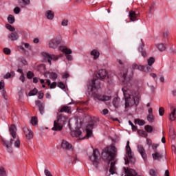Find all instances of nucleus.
Instances as JSON below:
<instances>
[{"label":"nucleus","instance_id":"f257e3e1","mask_svg":"<svg viewBox=\"0 0 176 176\" xmlns=\"http://www.w3.org/2000/svg\"><path fill=\"white\" fill-rule=\"evenodd\" d=\"M120 76L124 85L122 91L125 98V108L138 105L140 104V96L138 93L133 92L130 89V87L132 86L133 80H131V78L127 77V71H125L123 74L121 73Z\"/></svg>","mask_w":176,"mask_h":176},{"label":"nucleus","instance_id":"f03ea898","mask_svg":"<svg viewBox=\"0 0 176 176\" xmlns=\"http://www.w3.org/2000/svg\"><path fill=\"white\" fill-rule=\"evenodd\" d=\"M9 131L10 133V135L12 137V139H10V142L3 140L2 144L3 146H6L8 152H9V153H12L13 152V149L12 148V144H13V142H14V146L15 148H20L21 144H20V140H19V138H16L17 128H16V126L11 125L9 128Z\"/></svg>","mask_w":176,"mask_h":176},{"label":"nucleus","instance_id":"7ed1b4c3","mask_svg":"<svg viewBox=\"0 0 176 176\" xmlns=\"http://www.w3.org/2000/svg\"><path fill=\"white\" fill-rule=\"evenodd\" d=\"M116 156V147L111 146L105 148L102 153V157L103 160H113Z\"/></svg>","mask_w":176,"mask_h":176},{"label":"nucleus","instance_id":"20e7f679","mask_svg":"<svg viewBox=\"0 0 176 176\" xmlns=\"http://www.w3.org/2000/svg\"><path fill=\"white\" fill-rule=\"evenodd\" d=\"M100 87H101V82L98 78L94 79L89 82L88 90L89 91H94V90H98Z\"/></svg>","mask_w":176,"mask_h":176},{"label":"nucleus","instance_id":"39448f33","mask_svg":"<svg viewBox=\"0 0 176 176\" xmlns=\"http://www.w3.org/2000/svg\"><path fill=\"white\" fill-rule=\"evenodd\" d=\"M89 159L93 163L94 166L97 167L98 166V162H100V152H98V149H94L92 155L89 156Z\"/></svg>","mask_w":176,"mask_h":176},{"label":"nucleus","instance_id":"423d86ee","mask_svg":"<svg viewBox=\"0 0 176 176\" xmlns=\"http://www.w3.org/2000/svg\"><path fill=\"white\" fill-rule=\"evenodd\" d=\"M60 43L61 38L59 37H54L49 41L48 46L50 49H57V47L60 46Z\"/></svg>","mask_w":176,"mask_h":176},{"label":"nucleus","instance_id":"0eeeda50","mask_svg":"<svg viewBox=\"0 0 176 176\" xmlns=\"http://www.w3.org/2000/svg\"><path fill=\"white\" fill-rule=\"evenodd\" d=\"M42 56L45 60H47L50 65H52V60H53V61H57V60L60 58V56L54 54H50L47 52H43Z\"/></svg>","mask_w":176,"mask_h":176},{"label":"nucleus","instance_id":"6e6552de","mask_svg":"<svg viewBox=\"0 0 176 176\" xmlns=\"http://www.w3.org/2000/svg\"><path fill=\"white\" fill-rule=\"evenodd\" d=\"M92 97H94V100H98L99 101H102L103 102L109 101L111 98V97L109 96L100 95L97 93H92Z\"/></svg>","mask_w":176,"mask_h":176},{"label":"nucleus","instance_id":"1a4fd4ad","mask_svg":"<svg viewBox=\"0 0 176 176\" xmlns=\"http://www.w3.org/2000/svg\"><path fill=\"white\" fill-rule=\"evenodd\" d=\"M126 153L127 157L125 158V164H129V160H134L133 158V155L131 154V148L130 147V141H127L126 146Z\"/></svg>","mask_w":176,"mask_h":176},{"label":"nucleus","instance_id":"9d476101","mask_svg":"<svg viewBox=\"0 0 176 176\" xmlns=\"http://www.w3.org/2000/svg\"><path fill=\"white\" fill-rule=\"evenodd\" d=\"M168 120L170 122H175L176 120V107H170V113L168 116Z\"/></svg>","mask_w":176,"mask_h":176},{"label":"nucleus","instance_id":"9b49d317","mask_svg":"<svg viewBox=\"0 0 176 176\" xmlns=\"http://www.w3.org/2000/svg\"><path fill=\"white\" fill-rule=\"evenodd\" d=\"M23 131L25 135L26 140H28L30 141L34 138V133L27 126H24Z\"/></svg>","mask_w":176,"mask_h":176},{"label":"nucleus","instance_id":"f8f14e48","mask_svg":"<svg viewBox=\"0 0 176 176\" xmlns=\"http://www.w3.org/2000/svg\"><path fill=\"white\" fill-rule=\"evenodd\" d=\"M138 16H139V14L137 13L135 11H134V10L129 11V18L130 21H126V23H131V21H133V22L137 21V20H138Z\"/></svg>","mask_w":176,"mask_h":176},{"label":"nucleus","instance_id":"ddd939ff","mask_svg":"<svg viewBox=\"0 0 176 176\" xmlns=\"http://www.w3.org/2000/svg\"><path fill=\"white\" fill-rule=\"evenodd\" d=\"M61 148H63V149H65L66 151H74L72 144H71V143H69L68 141L65 140H62Z\"/></svg>","mask_w":176,"mask_h":176},{"label":"nucleus","instance_id":"4468645a","mask_svg":"<svg viewBox=\"0 0 176 176\" xmlns=\"http://www.w3.org/2000/svg\"><path fill=\"white\" fill-rule=\"evenodd\" d=\"M63 124L58 122L57 120L54 122V127L52 130L54 131H61L63 130Z\"/></svg>","mask_w":176,"mask_h":176},{"label":"nucleus","instance_id":"2eb2a0df","mask_svg":"<svg viewBox=\"0 0 176 176\" xmlns=\"http://www.w3.org/2000/svg\"><path fill=\"white\" fill-rule=\"evenodd\" d=\"M107 76H108V72L105 69H100L97 73V78L100 79H105Z\"/></svg>","mask_w":176,"mask_h":176},{"label":"nucleus","instance_id":"dca6fc26","mask_svg":"<svg viewBox=\"0 0 176 176\" xmlns=\"http://www.w3.org/2000/svg\"><path fill=\"white\" fill-rule=\"evenodd\" d=\"M138 152L140 153L142 157L145 160L146 159V153L145 152V148L142 145L138 146Z\"/></svg>","mask_w":176,"mask_h":176},{"label":"nucleus","instance_id":"f3484780","mask_svg":"<svg viewBox=\"0 0 176 176\" xmlns=\"http://www.w3.org/2000/svg\"><path fill=\"white\" fill-rule=\"evenodd\" d=\"M56 120L62 124H64L65 122H68V117H65V116H63V114H59Z\"/></svg>","mask_w":176,"mask_h":176},{"label":"nucleus","instance_id":"a211bd4d","mask_svg":"<svg viewBox=\"0 0 176 176\" xmlns=\"http://www.w3.org/2000/svg\"><path fill=\"white\" fill-rule=\"evenodd\" d=\"M8 39H10V41H17V39L20 38V36H19V34H17L16 32H12L8 35Z\"/></svg>","mask_w":176,"mask_h":176},{"label":"nucleus","instance_id":"6ab92c4d","mask_svg":"<svg viewBox=\"0 0 176 176\" xmlns=\"http://www.w3.org/2000/svg\"><path fill=\"white\" fill-rule=\"evenodd\" d=\"M93 127H94V124H89L86 127V133L87 137H91V134H93Z\"/></svg>","mask_w":176,"mask_h":176},{"label":"nucleus","instance_id":"aec40b11","mask_svg":"<svg viewBox=\"0 0 176 176\" xmlns=\"http://www.w3.org/2000/svg\"><path fill=\"white\" fill-rule=\"evenodd\" d=\"M58 50H60V52H63V53H65L67 56L69 54H72V50L64 46H60L58 47Z\"/></svg>","mask_w":176,"mask_h":176},{"label":"nucleus","instance_id":"412c9836","mask_svg":"<svg viewBox=\"0 0 176 176\" xmlns=\"http://www.w3.org/2000/svg\"><path fill=\"white\" fill-rule=\"evenodd\" d=\"M36 105L38 107L41 115H43L45 113V106L39 100L36 101Z\"/></svg>","mask_w":176,"mask_h":176},{"label":"nucleus","instance_id":"4be33fe9","mask_svg":"<svg viewBox=\"0 0 176 176\" xmlns=\"http://www.w3.org/2000/svg\"><path fill=\"white\" fill-rule=\"evenodd\" d=\"M153 160H160L163 157V155L157 151H155L154 153L152 155Z\"/></svg>","mask_w":176,"mask_h":176},{"label":"nucleus","instance_id":"5701e85b","mask_svg":"<svg viewBox=\"0 0 176 176\" xmlns=\"http://www.w3.org/2000/svg\"><path fill=\"white\" fill-rule=\"evenodd\" d=\"M45 17H47L48 20H53V19H54V12L52 10H47Z\"/></svg>","mask_w":176,"mask_h":176},{"label":"nucleus","instance_id":"b1692460","mask_svg":"<svg viewBox=\"0 0 176 176\" xmlns=\"http://www.w3.org/2000/svg\"><path fill=\"white\" fill-rule=\"evenodd\" d=\"M71 109V107L63 106L61 109L58 110V112H67V113H72Z\"/></svg>","mask_w":176,"mask_h":176},{"label":"nucleus","instance_id":"393cba45","mask_svg":"<svg viewBox=\"0 0 176 176\" xmlns=\"http://www.w3.org/2000/svg\"><path fill=\"white\" fill-rule=\"evenodd\" d=\"M71 135L72 137H80V135H82V131L79 129H77L76 131H73L71 132Z\"/></svg>","mask_w":176,"mask_h":176},{"label":"nucleus","instance_id":"a878e982","mask_svg":"<svg viewBox=\"0 0 176 176\" xmlns=\"http://www.w3.org/2000/svg\"><path fill=\"white\" fill-rule=\"evenodd\" d=\"M91 56H93L94 60H97L100 57V52L97 50H94L91 52Z\"/></svg>","mask_w":176,"mask_h":176},{"label":"nucleus","instance_id":"bb28decb","mask_svg":"<svg viewBox=\"0 0 176 176\" xmlns=\"http://www.w3.org/2000/svg\"><path fill=\"white\" fill-rule=\"evenodd\" d=\"M109 173L113 175L116 173V168L115 167V162H111Z\"/></svg>","mask_w":176,"mask_h":176},{"label":"nucleus","instance_id":"cd10ccee","mask_svg":"<svg viewBox=\"0 0 176 176\" xmlns=\"http://www.w3.org/2000/svg\"><path fill=\"white\" fill-rule=\"evenodd\" d=\"M24 46V47H23ZM24 47H25V49H28V50H31V45H30L28 43H23L22 45L20 46V49H21V50H23V52L25 51V50L24 49Z\"/></svg>","mask_w":176,"mask_h":176},{"label":"nucleus","instance_id":"c85d7f7f","mask_svg":"<svg viewBox=\"0 0 176 176\" xmlns=\"http://www.w3.org/2000/svg\"><path fill=\"white\" fill-rule=\"evenodd\" d=\"M155 46L158 48L160 52H164V50H166V46H164L163 43L157 44Z\"/></svg>","mask_w":176,"mask_h":176},{"label":"nucleus","instance_id":"c756f323","mask_svg":"<svg viewBox=\"0 0 176 176\" xmlns=\"http://www.w3.org/2000/svg\"><path fill=\"white\" fill-rule=\"evenodd\" d=\"M8 21L10 24L14 23V21H16V19H14V16L10 14L8 17Z\"/></svg>","mask_w":176,"mask_h":176},{"label":"nucleus","instance_id":"7c9ffc66","mask_svg":"<svg viewBox=\"0 0 176 176\" xmlns=\"http://www.w3.org/2000/svg\"><path fill=\"white\" fill-rule=\"evenodd\" d=\"M139 52H140L142 57H146V52L144 51V44L139 47Z\"/></svg>","mask_w":176,"mask_h":176},{"label":"nucleus","instance_id":"2f4dec72","mask_svg":"<svg viewBox=\"0 0 176 176\" xmlns=\"http://www.w3.org/2000/svg\"><path fill=\"white\" fill-rule=\"evenodd\" d=\"M144 129L147 133H152V131H153V126L151 125H146L144 126Z\"/></svg>","mask_w":176,"mask_h":176},{"label":"nucleus","instance_id":"473e14b6","mask_svg":"<svg viewBox=\"0 0 176 176\" xmlns=\"http://www.w3.org/2000/svg\"><path fill=\"white\" fill-rule=\"evenodd\" d=\"M0 176H8L6 174V170H5V168L3 166L0 167Z\"/></svg>","mask_w":176,"mask_h":176},{"label":"nucleus","instance_id":"72a5a7b5","mask_svg":"<svg viewBox=\"0 0 176 176\" xmlns=\"http://www.w3.org/2000/svg\"><path fill=\"white\" fill-rule=\"evenodd\" d=\"M113 105L115 108H119V99L115 98L113 100Z\"/></svg>","mask_w":176,"mask_h":176},{"label":"nucleus","instance_id":"f704fd0d","mask_svg":"<svg viewBox=\"0 0 176 176\" xmlns=\"http://www.w3.org/2000/svg\"><path fill=\"white\" fill-rule=\"evenodd\" d=\"M50 78L52 80H56V79H57V78H58V76L57 75V74H56L54 72H52L50 74Z\"/></svg>","mask_w":176,"mask_h":176},{"label":"nucleus","instance_id":"c9c22d12","mask_svg":"<svg viewBox=\"0 0 176 176\" xmlns=\"http://www.w3.org/2000/svg\"><path fill=\"white\" fill-rule=\"evenodd\" d=\"M135 123H137L139 126H144L145 121H144V120L136 119L135 120Z\"/></svg>","mask_w":176,"mask_h":176},{"label":"nucleus","instance_id":"e433bc0d","mask_svg":"<svg viewBox=\"0 0 176 176\" xmlns=\"http://www.w3.org/2000/svg\"><path fill=\"white\" fill-rule=\"evenodd\" d=\"M148 65L152 66L155 64V58L151 57L147 60Z\"/></svg>","mask_w":176,"mask_h":176},{"label":"nucleus","instance_id":"4c0bfd02","mask_svg":"<svg viewBox=\"0 0 176 176\" xmlns=\"http://www.w3.org/2000/svg\"><path fill=\"white\" fill-rule=\"evenodd\" d=\"M38 94V89L36 88H34L33 90L30 91L29 92L30 97L32 96H36Z\"/></svg>","mask_w":176,"mask_h":176},{"label":"nucleus","instance_id":"58836bf2","mask_svg":"<svg viewBox=\"0 0 176 176\" xmlns=\"http://www.w3.org/2000/svg\"><path fill=\"white\" fill-rule=\"evenodd\" d=\"M138 134L141 135V137H144V138H146L148 137V134L146 131H144L142 130H140L138 131Z\"/></svg>","mask_w":176,"mask_h":176},{"label":"nucleus","instance_id":"ea45409f","mask_svg":"<svg viewBox=\"0 0 176 176\" xmlns=\"http://www.w3.org/2000/svg\"><path fill=\"white\" fill-rule=\"evenodd\" d=\"M31 124L33 126H36L38 124V118H36V117H32L31 120Z\"/></svg>","mask_w":176,"mask_h":176},{"label":"nucleus","instance_id":"a19ab883","mask_svg":"<svg viewBox=\"0 0 176 176\" xmlns=\"http://www.w3.org/2000/svg\"><path fill=\"white\" fill-rule=\"evenodd\" d=\"M6 28L7 30H9V31H11V32H13L15 31L14 27L12 26V25L8 23L6 25Z\"/></svg>","mask_w":176,"mask_h":176},{"label":"nucleus","instance_id":"79ce46f5","mask_svg":"<svg viewBox=\"0 0 176 176\" xmlns=\"http://www.w3.org/2000/svg\"><path fill=\"white\" fill-rule=\"evenodd\" d=\"M147 120L148 122H150V123H152L153 120H155V117L153 116V114H148Z\"/></svg>","mask_w":176,"mask_h":176},{"label":"nucleus","instance_id":"37998d69","mask_svg":"<svg viewBox=\"0 0 176 176\" xmlns=\"http://www.w3.org/2000/svg\"><path fill=\"white\" fill-rule=\"evenodd\" d=\"M14 76V72H12L11 73H7L5 76L4 78L5 79H9V78H13Z\"/></svg>","mask_w":176,"mask_h":176},{"label":"nucleus","instance_id":"c03bdc74","mask_svg":"<svg viewBox=\"0 0 176 176\" xmlns=\"http://www.w3.org/2000/svg\"><path fill=\"white\" fill-rule=\"evenodd\" d=\"M34 76V74L33 72H28V74H27V78L28 79H32Z\"/></svg>","mask_w":176,"mask_h":176},{"label":"nucleus","instance_id":"a18cd8bd","mask_svg":"<svg viewBox=\"0 0 176 176\" xmlns=\"http://www.w3.org/2000/svg\"><path fill=\"white\" fill-rule=\"evenodd\" d=\"M149 174L151 176H157V172L154 169H151Z\"/></svg>","mask_w":176,"mask_h":176},{"label":"nucleus","instance_id":"49530a36","mask_svg":"<svg viewBox=\"0 0 176 176\" xmlns=\"http://www.w3.org/2000/svg\"><path fill=\"white\" fill-rule=\"evenodd\" d=\"M57 85H58V87H60V89H65V85L63 84V82H58Z\"/></svg>","mask_w":176,"mask_h":176},{"label":"nucleus","instance_id":"de8ad7c7","mask_svg":"<svg viewBox=\"0 0 176 176\" xmlns=\"http://www.w3.org/2000/svg\"><path fill=\"white\" fill-rule=\"evenodd\" d=\"M159 115L160 116H163V115H164V108L160 107L159 109Z\"/></svg>","mask_w":176,"mask_h":176},{"label":"nucleus","instance_id":"09e8293b","mask_svg":"<svg viewBox=\"0 0 176 176\" xmlns=\"http://www.w3.org/2000/svg\"><path fill=\"white\" fill-rule=\"evenodd\" d=\"M61 25H63V27H67V25H68V20L63 19L62 21Z\"/></svg>","mask_w":176,"mask_h":176},{"label":"nucleus","instance_id":"8fccbe9b","mask_svg":"<svg viewBox=\"0 0 176 176\" xmlns=\"http://www.w3.org/2000/svg\"><path fill=\"white\" fill-rule=\"evenodd\" d=\"M5 89V81H3V80H1L0 81V90H2Z\"/></svg>","mask_w":176,"mask_h":176},{"label":"nucleus","instance_id":"3c124183","mask_svg":"<svg viewBox=\"0 0 176 176\" xmlns=\"http://www.w3.org/2000/svg\"><path fill=\"white\" fill-rule=\"evenodd\" d=\"M21 63H22V64H23V65H27V60H25V58H24L23 57H21L19 58Z\"/></svg>","mask_w":176,"mask_h":176},{"label":"nucleus","instance_id":"603ef678","mask_svg":"<svg viewBox=\"0 0 176 176\" xmlns=\"http://www.w3.org/2000/svg\"><path fill=\"white\" fill-rule=\"evenodd\" d=\"M153 10H155V6L151 4L149 6V13H153Z\"/></svg>","mask_w":176,"mask_h":176},{"label":"nucleus","instance_id":"864d4df0","mask_svg":"<svg viewBox=\"0 0 176 176\" xmlns=\"http://www.w3.org/2000/svg\"><path fill=\"white\" fill-rule=\"evenodd\" d=\"M57 86V82H53L52 84L50 85V89H56Z\"/></svg>","mask_w":176,"mask_h":176},{"label":"nucleus","instance_id":"5fc2aeb1","mask_svg":"<svg viewBox=\"0 0 176 176\" xmlns=\"http://www.w3.org/2000/svg\"><path fill=\"white\" fill-rule=\"evenodd\" d=\"M145 68H146V72H152V69H153L152 66H151V65H149V66L146 65V66H145Z\"/></svg>","mask_w":176,"mask_h":176},{"label":"nucleus","instance_id":"6e6d98bb","mask_svg":"<svg viewBox=\"0 0 176 176\" xmlns=\"http://www.w3.org/2000/svg\"><path fill=\"white\" fill-rule=\"evenodd\" d=\"M139 71H143L144 72H146V69H145V66L139 65Z\"/></svg>","mask_w":176,"mask_h":176},{"label":"nucleus","instance_id":"4d7b16f0","mask_svg":"<svg viewBox=\"0 0 176 176\" xmlns=\"http://www.w3.org/2000/svg\"><path fill=\"white\" fill-rule=\"evenodd\" d=\"M14 13H15V14H19V13H20V8L16 7L14 9Z\"/></svg>","mask_w":176,"mask_h":176},{"label":"nucleus","instance_id":"13d9d810","mask_svg":"<svg viewBox=\"0 0 176 176\" xmlns=\"http://www.w3.org/2000/svg\"><path fill=\"white\" fill-rule=\"evenodd\" d=\"M159 147V144H153L152 145V149H153V151H157L156 149H157V148Z\"/></svg>","mask_w":176,"mask_h":176},{"label":"nucleus","instance_id":"bf43d9fd","mask_svg":"<svg viewBox=\"0 0 176 176\" xmlns=\"http://www.w3.org/2000/svg\"><path fill=\"white\" fill-rule=\"evenodd\" d=\"M3 52L5 54H10V49L9 48H4Z\"/></svg>","mask_w":176,"mask_h":176},{"label":"nucleus","instance_id":"052dcab7","mask_svg":"<svg viewBox=\"0 0 176 176\" xmlns=\"http://www.w3.org/2000/svg\"><path fill=\"white\" fill-rule=\"evenodd\" d=\"M43 93L42 91H39L38 98H39V100H42V98H43Z\"/></svg>","mask_w":176,"mask_h":176},{"label":"nucleus","instance_id":"680f3d73","mask_svg":"<svg viewBox=\"0 0 176 176\" xmlns=\"http://www.w3.org/2000/svg\"><path fill=\"white\" fill-rule=\"evenodd\" d=\"M22 2H23V3L25 5H30V3H31V0H21Z\"/></svg>","mask_w":176,"mask_h":176},{"label":"nucleus","instance_id":"e2e57ef3","mask_svg":"<svg viewBox=\"0 0 176 176\" xmlns=\"http://www.w3.org/2000/svg\"><path fill=\"white\" fill-rule=\"evenodd\" d=\"M139 66L140 65L134 63V64L132 65V68H133V69H139Z\"/></svg>","mask_w":176,"mask_h":176},{"label":"nucleus","instance_id":"0e129e2a","mask_svg":"<svg viewBox=\"0 0 176 176\" xmlns=\"http://www.w3.org/2000/svg\"><path fill=\"white\" fill-rule=\"evenodd\" d=\"M109 112V111L107 109H104L102 110V113L103 115H108Z\"/></svg>","mask_w":176,"mask_h":176},{"label":"nucleus","instance_id":"69168bd1","mask_svg":"<svg viewBox=\"0 0 176 176\" xmlns=\"http://www.w3.org/2000/svg\"><path fill=\"white\" fill-rule=\"evenodd\" d=\"M19 79H20V80H21V82H24V81L25 80V77H24V74H21Z\"/></svg>","mask_w":176,"mask_h":176},{"label":"nucleus","instance_id":"338daca9","mask_svg":"<svg viewBox=\"0 0 176 176\" xmlns=\"http://www.w3.org/2000/svg\"><path fill=\"white\" fill-rule=\"evenodd\" d=\"M146 142L148 146H151V145H152V140H151L150 139L146 138Z\"/></svg>","mask_w":176,"mask_h":176},{"label":"nucleus","instance_id":"774afa93","mask_svg":"<svg viewBox=\"0 0 176 176\" xmlns=\"http://www.w3.org/2000/svg\"><path fill=\"white\" fill-rule=\"evenodd\" d=\"M66 58H67V60H68L69 61H72V56L71 55H66Z\"/></svg>","mask_w":176,"mask_h":176}]
</instances>
